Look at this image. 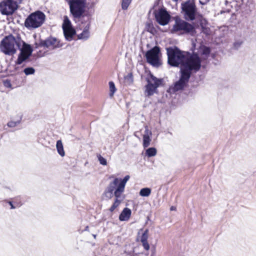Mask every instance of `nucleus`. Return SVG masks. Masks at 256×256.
<instances>
[{
	"mask_svg": "<svg viewBox=\"0 0 256 256\" xmlns=\"http://www.w3.org/2000/svg\"><path fill=\"white\" fill-rule=\"evenodd\" d=\"M186 54L188 56H186L180 72L189 74V76L190 77L192 73H196L200 69L202 59L197 53L193 52L190 54L186 52Z\"/></svg>",
	"mask_w": 256,
	"mask_h": 256,
	"instance_id": "1",
	"label": "nucleus"
},
{
	"mask_svg": "<svg viewBox=\"0 0 256 256\" xmlns=\"http://www.w3.org/2000/svg\"><path fill=\"white\" fill-rule=\"evenodd\" d=\"M22 40L18 37L12 34L5 36L0 43V50L6 55L12 56L16 52V48H20Z\"/></svg>",
	"mask_w": 256,
	"mask_h": 256,
	"instance_id": "2",
	"label": "nucleus"
},
{
	"mask_svg": "<svg viewBox=\"0 0 256 256\" xmlns=\"http://www.w3.org/2000/svg\"><path fill=\"white\" fill-rule=\"evenodd\" d=\"M186 54L185 52L182 51L176 46L166 48L168 64L173 67H178L180 65L182 67Z\"/></svg>",
	"mask_w": 256,
	"mask_h": 256,
	"instance_id": "3",
	"label": "nucleus"
},
{
	"mask_svg": "<svg viewBox=\"0 0 256 256\" xmlns=\"http://www.w3.org/2000/svg\"><path fill=\"white\" fill-rule=\"evenodd\" d=\"M70 13L74 20H79L84 14L86 0H66Z\"/></svg>",
	"mask_w": 256,
	"mask_h": 256,
	"instance_id": "4",
	"label": "nucleus"
},
{
	"mask_svg": "<svg viewBox=\"0 0 256 256\" xmlns=\"http://www.w3.org/2000/svg\"><path fill=\"white\" fill-rule=\"evenodd\" d=\"M45 18V14L42 12H36L30 14L26 19L24 26L28 29L38 28L43 24Z\"/></svg>",
	"mask_w": 256,
	"mask_h": 256,
	"instance_id": "5",
	"label": "nucleus"
},
{
	"mask_svg": "<svg viewBox=\"0 0 256 256\" xmlns=\"http://www.w3.org/2000/svg\"><path fill=\"white\" fill-rule=\"evenodd\" d=\"M22 0H4L0 3V11L4 15L13 14Z\"/></svg>",
	"mask_w": 256,
	"mask_h": 256,
	"instance_id": "6",
	"label": "nucleus"
},
{
	"mask_svg": "<svg viewBox=\"0 0 256 256\" xmlns=\"http://www.w3.org/2000/svg\"><path fill=\"white\" fill-rule=\"evenodd\" d=\"M182 9L186 20L192 21L195 20L197 9L193 0H188L182 3Z\"/></svg>",
	"mask_w": 256,
	"mask_h": 256,
	"instance_id": "7",
	"label": "nucleus"
},
{
	"mask_svg": "<svg viewBox=\"0 0 256 256\" xmlns=\"http://www.w3.org/2000/svg\"><path fill=\"white\" fill-rule=\"evenodd\" d=\"M160 54V48L158 46H154L146 52L145 56L146 62L154 67L158 68L162 65Z\"/></svg>",
	"mask_w": 256,
	"mask_h": 256,
	"instance_id": "8",
	"label": "nucleus"
},
{
	"mask_svg": "<svg viewBox=\"0 0 256 256\" xmlns=\"http://www.w3.org/2000/svg\"><path fill=\"white\" fill-rule=\"evenodd\" d=\"M172 30L173 33L180 32L182 34H189L194 32L195 29L190 24L180 19H176Z\"/></svg>",
	"mask_w": 256,
	"mask_h": 256,
	"instance_id": "9",
	"label": "nucleus"
},
{
	"mask_svg": "<svg viewBox=\"0 0 256 256\" xmlns=\"http://www.w3.org/2000/svg\"><path fill=\"white\" fill-rule=\"evenodd\" d=\"M180 80L174 83L173 86L170 88L169 90L170 92H174L182 90L188 82L190 78L189 74L182 72H180Z\"/></svg>",
	"mask_w": 256,
	"mask_h": 256,
	"instance_id": "10",
	"label": "nucleus"
},
{
	"mask_svg": "<svg viewBox=\"0 0 256 256\" xmlns=\"http://www.w3.org/2000/svg\"><path fill=\"white\" fill-rule=\"evenodd\" d=\"M154 16L157 22L162 26L166 25L169 22L170 15L165 9L160 8L156 11Z\"/></svg>",
	"mask_w": 256,
	"mask_h": 256,
	"instance_id": "11",
	"label": "nucleus"
},
{
	"mask_svg": "<svg viewBox=\"0 0 256 256\" xmlns=\"http://www.w3.org/2000/svg\"><path fill=\"white\" fill-rule=\"evenodd\" d=\"M38 46L54 49L60 47V46L59 42L56 38L50 37L45 40H41Z\"/></svg>",
	"mask_w": 256,
	"mask_h": 256,
	"instance_id": "12",
	"label": "nucleus"
},
{
	"mask_svg": "<svg viewBox=\"0 0 256 256\" xmlns=\"http://www.w3.org/2000/svg\"><path fill=\"white\" fill-rule=\"evenodd\" d=\"M119 182L118 178H115L112 182L110 183L104 192V195L106 198L110 199L113 196Z\"/></svg>",
	"mask_w": 256,
	"mask_h": 256,
	"instance_id": "13",
	"label": "nucleus"
},
{
	"mask_svg": "<svg viewBox=\"0 0 256 256\" xmlns=\"http://www.w3.org/2000/svg\"><path fill=\"white\" fill-rule=\"evenodd\" d=\"M147 84L145 86V94L146 96H150L153 95L156 92L157 88L158 86L152 84V82L150 81L148 78H146Z\"/></svg>",
	"mask_w": 256,
	"mask_h": 256,
	"instance_id": "14",
	"label": "nucleus"
},
{
	"mask_svg": "<svg viewBox=\"0 0 256 256\" xmlns=\"http://www.w3.org/2000/svg\"><path fill=\"white\" fill-rule=\"evenodd\" d=\"M130 178V176L127 175L124 176L123 179L119 178L120 182H118V187L116 188V194H118V192L123 193L124 190V188L126 182L129 180Z\"/></svg>",
	"mask_w": 256,
	"mask_h": 256,
	"instance_id": "15",
	"label": "nucleus"
},
{
	"mask_svg": "<svg viewBox=\"0 0 256 256\" xmlns=\"http://www.w3.org/2000/svg\"><path fill=\"white\" fill-rule=\"evenodd\" d=\"M148 230L146 229L142 233L140 238V241L142 244L144 248L148 250L150 249V246L148 242Z\"/></svg>",
	"mask_w": 256,
	"mask_h": 256,
	"instance_id": "16",
	"label": "nucleus"
},
{
	"mask_svg": "<svg viewBox=\"0 0 256 256\" xmlns=\"http://www.w3.org/2000/svg\"><path fill=\"white\" fill-rule=\"evenodd\" d=\"M131 210L128 208H124L122 212L119 216V220L120 221H127L130 218L131 216Z\"/></svg>",
	"mask_w": 256,
	"mask_h": 256,
	"instance_id": "17",
	"label": "nucleus"
},
{
	"mask_svg": "<svg viewBox=\"0 0 256 256\" xmlns=\"http://www.w3.org/2000/svg\"><path fill=\"white\" fill-rule=\"evenodd\" d=\"M116 190L114 192V196L116 197V200H114V203L112 206L110 208V212H113L121 203L122 201V193L118 192V194H116Z\"/></svg>",
	"mask_w": 256,
	"mask_h": 256,
	"instance_id": "18",
	"label": "nucleus"
},
{
	"mask_svg": "<svg viewBox=\"0 0 256 256\" xmlns=\"http://www.w3.org/2000/svg\"><path fill=\"white\" fill-rule=\"evenodd\" d=\"M64 34L66 40L70 41L76 34V30L73 28L63 29Z\"/></svg>",
	"mask_w": 256,
	"mask_h": 256,
	"instance_id": "19",
	"label": "nucleus"
},
{
	"mask_svg": "<svg viewBox=\"0 0 256 256\" xmlns=\"http://www.w3.org/2000/svg\"><path fill=\"white\" fill-rule=\"evenodd\" d=\"M20 52H24V54H26L29 56H30L32 54V50L30 44H26L22 40V46L19 48Z\"/></svg>",
	"mask_w": 256,
	"mask_h": 256,
	"instance_id": "20",
	"label": "nucleus"
},
{
	"mask_svg": "<svg viewBox=\"0 0 256 256\" xmlns=\"http://www.w3.org/2000/svg\"><path fill=\"white\" fill-rule=\"evenodd\" d=\"M150 78L152 84L160 86L163 82L164 80L162 78H158L154 76L151 72H150L148 76V77Z\"/></svg>",
	"mask_w": 256,
	"mask_h": 256,
	"instance_id": "21",
	"label": "nucleus"
},
{
	"mask_svg": "<svg viewBox=\"0 0 256 256\" xmlns=\"http://www.w3.org/2000/svg\"><path fill=\"white\" fill-rule=\"evenodd\" d=\"M90 37V32L88 30V28L86 26L82 32L78 35V39L86 40Z\"/></svg>",
	"mask_w": 256,
	"mask_h": 256,
	"instance_id": "22",
	"label": "nucleus"
},
{
	"mask_svg": "<svg viewBox=\"0 0 256 256\" xmlns=\"http://www.w3.org/2000/svg\"><path fill=\"white\" fill-rule=\"evenodd\" d=\"M30 56L26 54H24V52H20L18 56V59L16 61V64H22L27 59H28L30 58Z\"/></svg>",
	"mask_w": 256,
	"mask_h": 256,
	"instance_id": "23",
	"label": "nucleus"
},
{
	"mask_svg": "<svg viewBox=\"0 0 256 256\" xmlns=\"http://www.w3.org/2000/svg\"><path fill=\"white\" fill-rule=\"evenodd\" d=\"M201 54L203 56L202 58L203 59H206L207 58L210 52V48L207 47L206 46H201Z\"/></svg>",
	"mask_w": 256,
	"mask_h": 256,
	"instance_id": "24",
	"label": "nucleus"
},
{
	"mask_svg": "<svg viewBox=\"0 0 256 256\" xmlns=\"http://www.w3.org/2000/svg\"><path fill=\"white\" fill-rule=\"evenodd\" d=\"M56 147L57 149L58 152V154L62 156H64L65 154L64 151V150L63 145L62 142L60 140H58L56 142Z\"/></svg>",
	"mask_w": 256,
	"mask_h": 256,
	"instance_id": "25",
	"label": "nucleus"
},
{
	"mask_svg": "<svg viewBox=\"0 0 256 256\" xmlns=\"http://www.w3.org/2000/svg\"><path fill=\"white\" fill-rule=\"evenodd\" d=\"M72 28L71 22L68 16H66L64 18V22L62 24V29Z\"/></svg>",
	"mask_w": 256,
	"mask_h": 256,
	"instance_id": "26",
	"label": "nucleus"
},
{
	"mask_svg": "<svg viewBox=\"0 0 256 256\" xmlns=\"http://www.w3.org/2000/svg\"><path fill=\"white\" fill-rule=\"evenodd\" d=\"M18 120L16 121H10L7 124V126L10 128H14L16 127V126H18V124H20L21 120L22 118V114H19L18 116Z\"/></svg>",
	"mask_w": 256,
	"mask_h": 256,
	"instance_id": "27",
	"label": "nucleus"
},
{
	"mask_svg": "<svg viewBox=\"0 0 256 256\" xmlns=\"http://www.w3.org/2000/svg\"><path fill=\"white\" fill-rule=\"evenodd\" d=\"M150 136H148L147 134L143 136L142 145L144 148H146L150 145V142H151Z\"/></svg>",
	"mask_w": 256,
	"mask_h": 256,
	"instance_id": "28",
	"label": "nucleus"
},
{
	"mask_svg": "<svg viewBox=\"0 0 256 256\" xmlns=\"http://www.w3.org/2000/svg\"><path fill=\"white\" fill-rule=\"evenodd\" d=\"M146 154L148 157L154 156L156 154V150L154 148H150L146 150Z\"/></svg>",
	"mask_w": 256,
	"mask_h": 256,
	"instance_id": "29",
	"label": "nucleus"
},
{
	"mask_svg": "<svg viewBox=\"0 0 256 256\" xmlns=\"http://www.w3.org/2000/svg\"><path fill=\"white\" fill-rule=\"evenodd\" d=\"M151 193V190L150 188H142L140 192V195L142 196H148Z\"/></svg>",
	"mask_w": 256,
	"mask_h": 256,
	"instance_id": "30",
	"label": "nucleus"
},
{
	"mask_svg": "<svg viewBox=\"0 0 256 256\" xmlns=\"http://www.w3.org/2000/svg\"><path fill=\"white\" fill-rule=\"evenodd\" d=\"M109 86H110V97L113 96L114 92H116V89L115 86V84L113 82H109Z\"/></svg>",
	"mask_w": 256,
	"mask_h": 256,
	"instance_id": "31",
	"label": "nucleus"
},
{
	"mask_svg": "<svg viewBox=\"0 0 256 256\" xmlns=\"http://www.w3.org/2000/svg\"><path fill=\"white\" fill-rule=\"evenodd\" d=\"M132 0H122V9L124 10H127Z\"/></svg>",
	"mask_w": 256,
	"mask_h": 256,
	"instance_id": "32",
	"label": "nucleus"
},
{
	"mask_svg": "<svg viewBox=\"0 0 256 256\" xmlns=\"http://www.w3.org/2000/svg\"><path fill=\"white\" fill-rule=\"evenodd\" d=\"M24 72L26 76L33 74L35 72V70L32 67H28L24 68Z\"/></svg>",
	"mask_w": 256,
	"mask_h": 256,
	"instance_id": "33",
	"label": "nucleus"
},
{
	"mask_svg": "<svg viewBox=\"0 0 256 256\" xmlns=\"http://www.w3.org/2000/svg\"><path fill=\"white\" fill-rule=\"evenodd\" d=\"M98 159L99 160L100 163L103 166H106L107 164V162L106 158L100 155L98 156Z\"/></svg>",
	"mask_w": 256,
	"mask_h": 256,
	"instance_id": "34",
	"label": "nucleus"
},
{
	"mask_svg": "<svg viewBox=\"0 0 256 256\" xmlns=\"http://www.w3.org/2000/svg\"><path fill=\"white\" fill-rule=\"evenodd\" d=\"M242 44V42H240V41L236 42L234 43V46L236 49H238L240 46Z\"/></svg>",
	"mask_w": 256,
	"mask_h": 256,
	"instance_id": "35",
	"label": "nucleus"
},
{
	"mask_svg": "<svg viewBox=\"0 0 256 256\" xmlns=\"http://www.w3.org/2000/svg\"><path fill=\"white\" fill-rule=\"evenodd\" d=\"M146 134L148 136H152V134L151 131L148 130V126H145L144 134V135Z\"/></svg>",
	"mask_w": 256,
	"mask_h": 256,
	"instance_id": "36",
	"label": "nucleus"
},
{
	"mask_svg": "<svg viewBox=\"0 0 256 256\" xmlns=\"http://www.w3.org/2000/svg\"><path fill=\"white\" fill-rule=\"evenodd\" d=\"M151 252H152V254H151L150 256H155L156 250V248L154 247L152 248Z\"/></svg>",
	"mask_w": 256,
	"mask_h": 256,
	"instance_id": "37",
	"label": "nucleus"
},
{
	"mask_svg": "<svg viewBox=\"0 0 256 256\" xmlns=\"http://www.w3.org/2000/svg\"><path fill=\"white\" fill-rule=\"evenodd\" d=\"M210 0H200V3L202 5L206 4Z\"/></svg>",
	"mask_w": 256,
	"mask_h": 256,
	"instance_id": "38",
	"label": "nucleus"
},
{
	"mask_svg": "<svg viewBox=\"0 0 256 256\" xmlns=\"http://www.w3.org/2000/svg\"><path fill=\"white\" fill-rule=\"evenodd\" d=\"M8 204H10V206H11V208H11L12 209H14V208H16V206H14L12 204V202H8Z\"/></svg>",
	"mask_w": 256,
	"mask_h": 256,
	"instance_id": "39",
	"label": "nucleus"
},
{
	"mask_svg": "<svg viewBox=\"0 0 256 256\" xmlns=\"http://www.w3.org/2000/svg\"><path fill=\"white\" fill-rule=\"evenodd\" d=\"M176 210V208L173 206L170 208V210Z\"/></svg>",
	"mask_w": 256,
	"mask_h": 256,
	"instance_id": "40",
	"label": "nucleus"
},
{
	"mask_svg": "<svg viewBox=\"0 0 256 256\" xmlns=\"http://www.w3.org/2000/svg\"><path fill=\"white\" fill-rule=\"evenodd\" d=\"M88 230V226H86L85 228V230Z\"/></svg>",
	"mask_w": 256,
	"mask_h": 256,
	"instance_id": "41",
	"label": "nucleus"
},
{
	"mask_svg": "<svg viewBox=\"0 0 256 256\" xmlns=\"http://www.w3.org/2000/svg\"><path fill=\"white\" fill-rule=\"evenodd\" d=\"M7 85H8L9 86H10L11 84H10V82H8Z\"/></svg>",
	"mask_w": 256,
	"mask_h": 256,
	"instance_id": "42",
	"label": "nucleus"
},
{
	"mask_svg": "<svg viewBox=\"0 0 256 256\" xmlns=\"http://www.w3.org/2000/svg\"><path fill=\"white\" fill-rule=\"evenodd\" d=\"M7 85H8L9 86H10L11 84H10V82H8Z\"/></svg>",
	"mask_w": 256,
	"mask_h": 256,
	"instance_id": "43",
	"label": "nucleus"
}]
</instances>
